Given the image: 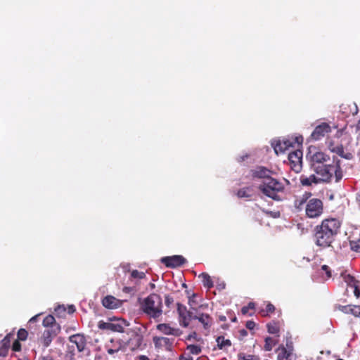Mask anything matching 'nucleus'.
Instances as JSON below:
<instances>
[{
    "label": "nucleus",
    "mask_w": 360,
    "mask_h": 360,
    "mask_svg": "<svg viewBox=\"0 0 360 360\" xmlns=\"http://www.w3.org/2000/svg\"><path fill=\"white\" fill-rule=\"evenodd\" d=\"M327 147L328 150L331 152V149L335 148L336 146H335L334 142L333 141H328L326 143Z\"/></svg>",
    "instance_id": "obj_50"
},
{
    "label": "nucleus",
    "mask_w": 360,
    "mask_h": 360,
    "mask_svg": "<svg viewBox=\"0 0 360 360\" xmlns=\"http://www.w3.org/2000/svg\"><path fill=\"white\" fill-rule=\"evenodd\" d=\"M161 262L167 267L176 268L184 264L186 262V259L181 255H174L162 257Z\"/></svg>",
    "instance_id": "obj_12"
},
{
    "label": "nucleus",
    "mask_w": 360,
    "mask_h": 360,
    "mask_svg": "<svg viewBox=\"0 0 360 360\" xmlns=\"http://www.w3.org/2000/svg\"><path fill=\"white\" fill-rule=\"evenodd\" d=\"M273 174V171L263 166H257L251 170V175L253 178L263 179L264 180L271 178V175Z\"/></svg>",
    "instance_id": "obj_14"
},
{
    "label": "nucleus",
    "mask_w": 360,
    "mask_h": 360,
    "mask_svg": "<svg viewBox=\"0 0 360 360\" xmlns=\"http://www.w3.org/2000/svg\"><path fill=\"white\" fill-rule=\"evenodd\" d=\"M75 308H74V306H71V307H70V312H74V311H75Z\"/></svg>",
    "instance_id": "obj_60"
},
{
    "label": "nucleus",
    "mask_w": 360,
    "mask_h": 360,
    "mask_svg": "<svg viewBox=\"0 0 360 360\" xmlns=\"http://www.w3.org/2000/svg\"><path fill=\"white\" fill-rule=\"evenodd\" d=\"M241 333H242V334H245V335L247 334V332L245 330H243L241 331Z\"/></svg>",
    "instance_id": "obj_61"
},
{
    "label": "nucleus",
    "mask_w": 360,
    "mask_h": 360,
    "mask_svg": "<svg viewBox=\"0 0 360 360\" xmlns=\"http://www.w3.org/2000/svg\"><path fill=\"white\" fill-rule=\"evenodd\" d=\"M356 250L360 252V240L358 242V244L356 246Z\"/></svg>",
    "instance_id": "obj_58"
},
{
    "label": "nucleus",
    "mask_w": 360,
    "mask_h": 360,
    "mask_svg": "<svg viewBox=\"0 0 360 360\" xmlns=\"http://www.w3.org/2000/svg\"><path fill=\"white\" fill-rule=\"evenodd\" d=\"M110 322H104L103 321H100L98 323V327L101 330H110Z\"/></svg>",
    "instance_id": "obj_42"
},
{
    "label": "nucleus",
    "mask_w": 360,
    "mask_h": 360,
    "mask_svg": "<svg viewBox=\"0 0 360 360\" xmlns=\"http://www.w3.org/2000/svg\"><path fill=\"white\" fill-rule=\"evenodd\" d=\"M199 278H201L202 284L205 288L210 289L214 286L212 278L208 274L202 273L201 274L199 275Z\"/></svg>",
    "instance_id": "obj_27"
},
{
    "label": "nucleus",
    "mask_w": 360,
    "mask_h": 360,
    "mask_svg": "<svg viewBox=\"0 0 360 360\" xmlns=\"http://www.w3.org/2000/svg\"><path fill=\"white\" fill-rule=\"evenodd\" d=\"M128 335H129V340L124 342L125 347H128L131 351L139 349L143 342V335L135 330H130L128 332Z\"/></svg>",
    "instance_id": "obj_8"
},
{
    "label": "nucleus",
    "mask_w": 360,
    "mask_h": 360,
    "mask_svg": "<svg viewBox=\"0 0 360 360\" xmlns=\"http://www.w3.org/2000/svg\"><path fill=\"white\" fill-rule=\"evenodd\" d=\"M157 329L165 335H172L174 336H179L181 332L179 328L171 327L167 323H160L157 326Z\"/></svg>",
    "instance_id": "obj_19"
},
{
    "label": "nucleus",
    "mask_w": 360,
    "mask_h": 360,
    "mask_svg": "<svg viewBox=\"0 0 360 360\" xmlns=\"http://www.w3.org/2000/svg\"><path fill=\"white\" fill-rule=\"evenodd\" d=\"M288 160L290 168L296 173L300 172L302 167V151L296 150L289 153Z\"/></svg>",
    "instance_id": "obj_6"
},
{
    "label": "nucleus",
    "mask_w": 360,
    "mask_h": 360,
    "mask_svg": "<svg viewBox=\"0 0 360 360\" xmlns=\"http://www.w3.org/2000/svg\"><path fill=\"white\" fill-rule=\"evenodd\" d=\"M162 300L158 294L152 293L141 304L142 311L150 318L157 319L162 314Z\"/></svg>",
    "instance_id": "obj_4"
},
{
    "label": "nucleus",
    "mask_w": 360,
    "mask_h": 360,
    "mask_svg": "<svg viewBox=\"0 0 360 360\" xmlns=\"http://www.w3.org/2000/svg\"><path fill=\"white\" fill-rule=\"evenodd\" d=\"M330 160L329 155L322 152L316 151L311 156V166L314 169V165H326Z\"/></svg>",
    "instance_id": "obj_16"
},
{
    "label": "nucleus",
    "mask_w": 360,
    "mask_h": 360,
    "mask_svg": "<svg viewBox=\"0 0 360 360\" xmlns=\"http://www.w3.org/2000/svg\"><path fill=\"white\" fill-rule=\"evenodd\" d=\"M20 340H15L12 345V349L14 352H19L21 350V344L19 342Z\"/></svg>",
    "instance_id": "obj_45"
},
{
    "label": "nucleus",
    "mask_w": 360,
    "mask_h": 360,
    "mask_svg": "<svg viewBox=\"0 0 360 360\" xmlns=\"http://www.w3.org/2000/svg\"><path fill=\"white\" fill-rule=\"evenodd\" d=\"M323 212V203L319 198L309 200L305 205V214L309 218L320 217Z\"/></svg>",
    "instance_id": "obj_5"
},
{
    "label": "nucleus",
    "mask_w": 360,
    "mask_h": 360,
    "mask_svg": "<svg viewBox=\"0 0 360 360\" xmlns=\"http://www.w3.org/2000/svg\"><path fill=\"white\" fill-rule=\"evenodd\" d=\"M39 315H36L34 316H33L32 318L30 319V322H32V321H36L37 318H38Z\"/></svg>",
    "instance_id": "obj_57"
},
{
    "label": "nucleus",
    "mask_w": 360,
    "mask_h": 360,
    "mask_svg": "<svg viewBox=\"0 0 360 360\" xmlns=\"http://www.w3.org/2000/svg\"><path fill=\"white\" fill-rule=\"evenodd\" d=\"M258 188L266 197L276 201H281L282 200L281 194L284 193L285 186L279 180L271 177L263 180Z\"/></svg>",
    "instance_id": "obj_3"
},
{
    "label": "nucleus",
    "mask_w": 360,
    "mask_h": 360,
    "mask_svg": "<svg viewBox=\"0 0 360 360\" xmlns=\"http://www.w3.org/2000/svg\"><path fill=\"white\" fill-rule=\"evenodd\" d=\"M55 314L57 316H64L66 314V309L64 306H58L55 309Z\"/></svg>",
    "instance_id": "obj_40"
},
{
    "label": "nucleus",
    "mask_w": 360,
    "mask_h": 360,
    "mask_svg": "<svg viewBox=\"0 0 360 360\" xmlns=\"http://www.w3.org/2000/svg\"><path fill=\"white\" fill-rule=\"evenodd\" d=\"M217 346L220 349H225L231 345L230 340L225 339L224 336H219L217 340Z\"/></svg>",
    "instance_id": "obj_28"
},
{
    "label": "nucleus",
    "mask_w": 360,
    "mask_h": 360,
    "mask_svg": "<svg viewBox=\"0 0 360 360\" xmlns=\"http://www.w3.org/2000/svg\"><path fill=\"white\" fill-rule=\"evenodd\" d=\"M309 180L314 184V185H317V184H323L322 181H321V178L319 176H318L317 174H311L309 175V176H307Z\"/></svg>",
    "instance_id": "obj_41"
},
{
    "label": "nucleus",
    "mask_w": 360,
    "mask_h": 360,
    "mask_svg": "<svg viewBox=\"0 0 360 360\" xmlns=\"http://www.w3.org/2000/svg\"><path fill=\"white\" fill-rule=\"evenodd\" d=\"M293 346L292 342H287L286 346L281 345L276 349L277 354V360H292V359Z\"/></svg>",
    "instance_id": "obj_9"
},
{
    "label": "nucleus",
    "mask_w": 360,
    "mask_h": 360,
    "mask_svg": "<svg viewBox=\"0 0 360 360\" xmlns=\"http://www.w3.org/2000/svg\"><path fill=\"white\" fill-rule=\"evenodd\" d=\"M344 281L348 286L352 288L354 285L359 284V281L356 280L355 278L350 274L342 275Z\"/></svg>",
    "instance_id": "obj_29"
},
{
    "label": "nucleus",
    "mask_w": 360,
    "mask_h": 360,
    "mask_svg": "<svg viewBox=\"0 0 360 360\" xmlns=\"http://www.w3.org/2000/svg\"><path fill=\"white\" fill-rule=\"evenodd\" d=\"M311 195V193H305L302 197L297 198L294 201V207L297 211L300 212L305 210V205L307 202V199Z\"/></svg>",
    "instance_id": "obj_20"
},
{
    "label": "nucleus",
    "mask_w": 360,
    "mask_h": 360,
    "mask_svg": "<svg viewBox=\"0 0 360 360\" xmlns=\"http://www.w3.org/2000/svg\"><path fill=\"white\" fill-rule=\"evenodd\" d=\"M130 278L134 279H143L146 278V274L143 271H139L138 270H133L131 272Z\"/></svg>",
    "instance_id": "obj_36"
},
{
    "label": "nucleus",
    "mask_w": 360,
    "mask_h": 360,
    "mask_svg": "<svg viewBox=\"0 0 360 360\" xmlns=\"http://www.w3.org/2000/svg\"><path fill=\"white\" fill-rule=\"evenodd\" d=\"M340 309L345 313H349L356 317H360V306L356 305H347L340 306Z\"/></svg>",
    "instance_id": "obj_25"
},
{
    "label": "nucleus",
    "mask_w": 360,
    "mask_h": 360,
    "mask_svg": "<svg viewBox=\"0 0 360 360\" xmlns=\"http://www.w3.org/2000/svg\"><path fill=\"white\" fill-rule=\"evenodd\" d=\"M123 301L117 299L114 296L107 295L102 300V304L107 309H117L122 305Z\"/></svg>",
    "instance_id": "obj_15"
},
{
    "label": "nucleus",
    "mask_w": 360,
    "mask_h": 360,
    "mask_svg": "<svg viewBox=\"0 0 360 360\" xmlns=\"http://www.w3.org/2000/svg\"><path fill=\"white\" fill-rule=\"evenodd\" d=\"M275 307L274 304H272L270 302H268L266 306V309H262L260 311V314L262 316H266L269 315V314H272L275 311Z\"/></svg>",
    "instance_id": "obj_32"
},
{
    "label": "nucleus",
    "mask_w": 360,
    "mask_h": 360,
    "mask_svg": "<svg viewBox=\"0 0 360 360\" xmlns=\"http://www.w3.org/2000/svg\"><path fill=\"white\" fill-rule=\"evenodd\" d=\"M122 290L126 293H130L134 291V289L131 287H124Z\"/></svg>",
    "instance_id": "obj_51"
},
{
    "label": "nucleus",
    "mask_w": 360,
    "mask_h": 360,
    "mask_svg": "<svg viewBox=\"0 0 360 360\" xmlns=\"http://www.w3.org/2000/svg\"><path fill=\"white\" fill-rule=\"evenodd\" d=\"M321 270L326 273L327 278L331 277V272H330V269L328 266H327L326 264L323 265L321 266Z\"/></svg>",
    "instance_id": "obj_46"
},
{
    "label": "nucleus",
    "mask_w": 360,
    "mask_h": 360,
    "mask_svg": "<svg viewBox=\"0 0 360 360\" xmlns=\"http://www.w3.org/2000/svg\"><path fill=\"white\" fill-rule=\"evenodd\" d=\"M313 170L320 176L323 184L331 183L333 178L335 182L338 183L343 177L340 160L335 157L333 159V163L314 165Z\"/></svg>",
    "instance_id": "obj_2"
},
{
    "label": "nucleus",
    "mask_w": 360,
    "mask_h": 360,
    "mask_svg": "<svg viewBox=\"0 0 360 360\" xmlns=\"http://www.w3.org/2000/svg\"><path fill=\"white\" fill-rule=\"evenodd\" d=\"M174 339L165 337L155 336L153 342L155 348L165 349L167 351H172Z\"/></svg>",
    "instance_id": "obj_13"
},
{
    "label": "nucleus",
    "mask_w": 360,
    "mask_h": 360,
    "mask_svg": "<svg viewBox=\"0 0 360 360\" xmlns=\"http://www.w3.org/2000/svg\"><path fill=\"white\" fill-rule=\"evenodd\" d=\"M165 304L167 307H170V306L173 304L174 302V299L172 296L169 295H165Z\"/></svg>",
    "instance_id": "obj_44"
},
{
    "label": "nucleus",
    "mask_w": 360,
    "mask_h": 360,
    "mask_svg": "<svg viewBox=\"0 0 360 360\" xmlns=\"http://www.w3.org/2000/svg\"><path fill=\"white\" fill-rule=\"evenodd\" d=\"M275 153L278 155V153H283L285 149L284 146L281 143V141L278 140L275 143H272Z\"/></svg>",
    "instance_id": "obj_33"
},
{
    "label": "nucleus",
    "mask_w": 360,
    "mask_h": 360,
    "mask_svg": "<svg viewBox=\"0 0 360 360\" xmlns=\"http://www.w3.org/2000/svg\"><path fill=\"white\" fill-rule=\"evenodd\" d=\"M331 152L338 154L341 158L346 160H351L353 158V155L351 153H345L344 147L342 144H339L331 149Z\"/></svg>",
    "instance_id": "obj_24"
},
{
    "label": "nucleus",
    "mask_w": 360,
    "mask_h": 360,
    "mask_svg": "<svg viewBox=\"0 0 360 360\" xmlns=\"http://www.w3.org/2000/svg\"><path fill=\"white\" fill-rule=\"evenodd\" d=\"M281 323L278 321H272L266 324L268 333L279 336Z\"/></svg>",
    "instance_id": "obj_23"
},
{
    "label": "nucleus",
    "mask_w": 360,
    "mask_h": 360,
    "mask_svg": "<svg viewBox=\"0 0 360 360\" xmlns=\"http://www.w3.org/2000/svg\"><path fill=\"white\" fill-rule=\"evenodd\" d=\"M245 326L247 328L252 330L255 327V323L253 321H248L246 322Z\"/></svg>",
    "instance_id": "obj_48"
},
{
    "label": "nucleus",
    "mask_w": 360,
    "mask_h": 360,
    "mask_svg": "<svg viewBox=\"0 0 360 360\" xmlns=\"http://www.w3.org/2000/svg\"><path fill=\"white\" fill-rule=\"evenodd\" d=\"M336 360H344V359H336Z\"/></svg>",
    "instance_id": "obj_62"
},
{
    "label": "nucleus",
    "mask_w": 360,
    "mask_h": 360,
    "mask_svg": "<svg viewBox=\"0 0 360 360\" xmlns=\"http://www.w3.org/2000/svg\"><path fill=\"white\" fill-rule=\"evenodd\" d=\"M42 325L48 328H53L55 326H60L58 323L56 322L55 317L53 315H48L46 316L42 322Z\"/></svg>",
    "instance_id": "obj_26"
},
{
    "label": "nucleus",
    "mask_w": 360,
    "mask_h": 360,
    "mask_svg": "<svg viewBox=\"0 0 360 360\" xmlns=\"http://www.w3.org/2000/svg\"><path fill=\"white\" fill-rule=\"evenodd\" d=\"M13 336V333H8L4 338L1 341V349L0 350V354L7 355L8 349L11 346V340Z\"/></svg>",
    "instance_id": "obj_21"
},
{
    "label": "nucleus",
    "mask_w": 360,
    "mask_h": 360,
    "mask_svg": "<svg viewBox=\"0 0 360 360\" xmlns=\"http://www.w3.org/2000/svg\"><path fill=\"white\" fill-rule=\"evenodd\" d=\"M187 350L191 354L198 355L201 352V347L196 345H189L187 346Z\"/></svg>",
    "instance_id": "obj_34"
},
{
    "label": "nucleus",
    "mask_w": 360,
    "mask_h": 360,
    "mask_svg": "<svg viewBox=\"0 0 360 360\" xmlns=\"http://www.w3.org/2000/svg\"><path fill=\"white\" fill-rule=\"evenodd\" d=\"M179 360H193V359L190 356H186L185 355H181L179 356Z\"/></svg>",
    "instance_id": "obj_53"
},
{
    "label": "nucleus",
    "mask_w": 360,
    "mask_h": 360,
    "mask_svg": "<svg viewBox=\"0 0 360 360\" xmlns=\"http://www.w3.org/2000/svg\"><path fill=\"white\" fill-rule=\"evenodd\" d=\"M18 340L20 341H25L28 336V332L25 328H20L17 333Z\"/></svg>",
    "instance_id": "obj_37"
},
{
    "label": "nucleus",
    "mask_w": 360,
    "mask_h": 360,
    "mask_svg": "<svg viewBox=\"0 0 360 360\" xmlns=\"http://www.w3.org/2000/svg\"><path fill=\"white\" fill-rule=\"evenodd\" d=\"M249 309H254L255 308V304L254 302H249L247 305Z\"/></svg>",
    "instance_id": "obj_55"
},
{
    "label": "nucleus",
    "mask_w": 360,
    "mask_h": 360,
    "mask_svg": "<svg viewBox=\"0 0 360 360\" xmlns=\"http://www.w3.org/2000/svg\"><path fill=\"white\" fill-rule=\"evenodd\" d=\"M265 344L264 349L266 352H270L272 350L273 347L276 345V342L271 337H266L265 338Z\"/></svg>",
    "instance_id": "obj_31"
},
{
    "label": "nucleus",
    "mask_w": 360,
    "mask_h": 360,
    "mask_svg": "<svg viewBox=\"0 0 360 360\" xmlns=\"http://www.w3.org/2000/svg\"><path fill=\"white\" fill-rule=\"evenodd\" d=\"M70 342L76 345L79 352H83L86 347V338L83 335L75 334L69 338Z\"/></svg>",
    "instance_id": "obj_18"
},
{
    "label": "nucleus",
    "mask_w": 360,
    "mask_h": 360,
    "mask_svg": "<svg viewBox=\"0 0 360 360\" xmlns=\"http://www.w3.org/2000/svg\"><path fill=\"white\" fill-rule=\"evenodd\" d=\"M195 315L193 316V319H197L203 326V328L206 330L210 329L213 323L212 318L207 314L200 313L198 310H196Z\"/></svg>",
    "instance_id": "obj_17"
},
{
    "label": "nucleus",
    "mask_w": 360,
    "mask_h": 360,
    "mask_svg": "<svg viewBox=\"0 0 360 360\" xmlns=\"http://www.w3.org/2000/svg\"><path fill=\"white\" fill-rule=\"evenodd\" d=\"M330 132L331 127L326 122H322L315 127L311 134V139L319 141Z\"/></svg>",
    "instance_id": "obj_11"
},
{
    "label": "nucleus",
    "mask_w": 360,
    "mask_h": 360,
    "mask_svg": "<svg viewBox=\"0 0 360 360\" xmlns=\"http://www.w3.org/2000/svg\"><path fill=\"white\" fill-rule=\"evenodd\" d=\"M238 360H259V358L254 355H246L244 353H240L238 354Z\"/></svg>",
    "instance_id": "obj_39"
},
{
    "label": "nucleus",
    "mask_w": 360,
    "mask_h": 360,
    "mask_svg": "<svg viewBox=\"0 0 360 360\" xmlns=\"http://www.w3.org/2000/svg\"><path fill=\"white\" fill-rule=\"evenodd\" d=\"M300 182L302 186L311 187L314 184L306 175H301L300 177Z\"/></svg>",
    "instance_id": "obj_35"
},
{
    "label": "nucleus",
    "mask_w": 360,
    "mask_h": 360,
    "mask_svg": "<svg viewBox=\"0 0 360 360\" xmlns=\"http://www.w3.org/2000/svg\"><path fill=\"white\" fill-rule=\"evenodd\" d=\"M139 359L140 360H149L148 357L145 355H141Z\"/></svg>",
    "instance_id": "obj_56"
},
{
    "label": "nucleus",
    "mask_w": 360,
    "mask_h": 360,
    "mask_svg": "<svg viewBox=\"0 0 360 360\" xmlns=\"http://www.w3.org/2000/svg\"><path fill=\"white\" fill-rule=\"evenodd\" d=\"M249 309L247 306H244L242 307L241 309V313L243 314V315H246L247 314H248L249 312Z\"/></svg>",
    "instance_id": "obj_52"
},
{
    "label": "nucleus",
    "mask_w": 360,
    "mask_h": 360,
    "mask_svg": "<svg viewBox=\"0 0 360 360\" xmlns=\"http://www.w3.org/2000/svg\"><path fill=\"white\" fill-rule=\"evenodd\" d=\"M110 330L113 331V332L123 333L124 328H123L122 325L120 323H111Z\"/></svg>",
    "instance_id": "obj_38"
},
{
    "label": "nucleus",
    "mask_w": 360,
    "mask_h": 360,
    "mask_svg": "<svg viewBox=\"0 0 360 360\" xmlns=\"http://www.w3.org/2000/svg\"><path fill=\"white\" fill-rule=\"evenodd\" d=\"M60 326H54L53 328L46 329L40 338L41 342L44 347H48L53 339L60 332Z\"/></svg>",
    "instance_id": "obj_10"
},
{
    "label": "nucleus",
    "mask_w": 360,
    "mask_h": 360,
    "mask_svg": "<svg viewBox=\"0 0 360 360\" xmlns=\"http://www.w3.org/2000/svg\"><path fill=\"white\" fill-rule=\"evenodd\" d=\"M176 305L180 325L185 328L188 327L191 321L193 319V312L188 311L186 307L181 303H177Z\"/></svg>",
    "instance_id": "obj_7"
},
{
    "label": "nucleus",
    "mask_w": 360,
    "mask_h": 360,
    "mask_svg": "<svg viewBox=\"0 0 360 360\" xmlns=\"http://www.w3.org/2000/svg\"><path fill=\"white\" fill-rule=\"evenodd\" d=\"M352 288L354 289V294L356 297H359L360 296V289H359V284H357L352 287Z\"/></svg>",
    "instance_id": "obj_47"
},
{
    "label": "nucleus",
    "mask_w": 360,
    "mask_h": 360,
    "mask_svg": "<svg viewBox=\"0 0 360 360\" xmlns=\"http://www.w3.org/2000/svg\"><path fill=\"white\" fill-rule=\"evenodd\" d=\"M340 221L335 218L323 220L314 229L316 245L323 248L330 247L340 231Z\"/></svg>",
    "instance_id": "obj_1"
},
{
    "label": "nucleus",
    "mask_w": 360,
    "mask_h": 360,
    "mask_svg": "<svg viewBox=\"0 0 360 360\" xmlns=\"http://www.w3.org/2000/svg\"><path fill=\"white\" fill-rule=\"evenodd\" d=\"M356 130H360V120L358 121L356 125Z\"/></svg>",
    "instance_id": "obj_59"
},
{
    "label": "nucleus",
    "mask_w": 360,
    "mask_h": 360,
    "mask_svg": "<svg viewBox=\"0 0 360 360\" xmlns=\"http://www.w3.org/2000/svg\"><path fill=\"white\" fill-rule=\"evenodd\" d=\"M107 352L109 354H114L118 352L120 350L123 349L125 347L124 343L122 344L120 341H118L115 345L112 347H108L107 345Z\"/></svg>",
    "instance_id": "obj_30"
},
{
    "label": "nucleus",
    "mask_w": 360,
    "mask_h": 360,
    "mask_svg": "<svg viewBox=\"0 0 360 360\" xmlns=\"http://www.w3.org/2000/svg\"><path fill=\"white\" fill-rule=\"evenodd\" d=\"M195 294H193L191 297H189V299H188V304L190 305L191 308L194 310L195 311H196V310H198L197 309H195V304H196V302H195Z\"/></svg>",
    "instance_id": "obj_43"
},
{
    "label": "nucleus",
    "mask_w": 360,
    "mask_h": 360,
    "mask_svg": "<svg viewBox=\"0 0 360 360\" xmlns=\"http://www.w3.org/2000/svg\"><path fill=\"white\" fill-rule=\"evenodd\" d=\"M254 193L252 186H245L240 188L236 192V195L239 198L250 199Z\"/></svg>",
    "instance_id": "obj_22"
},
{
    "label": "nucleus",
    "mask_w": 360,
    "mask_h": 360,
    "mask_svg": "<svg viewBox=\"0 0 360 360\" xmlns=\"http://www.w3.org/2000/svg\"><path fill=\"white\" fill-rule=\"evenodd\" d=\"M281 143L284 146L285 150H287L290 146H292V143L288 140L281 141Z\"/></svg>",
    "instance_id": "obj_49"
},
{
    "label": "nucleus",
    "mask_w": 360,
    "mask_h": 360,
    "mask_svg": "<svg viewBox=\"0 0 360 360\" xmlns=\"http://www.w3.org/2000/svg\"><path fill=\"white\" fill-rule=\"evenodd\" d=\"M39 360H54L51 356H41Z\"/></svg>",
    "instance_id": "obj_54"
}]
</instances>
